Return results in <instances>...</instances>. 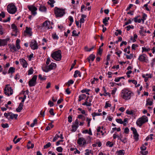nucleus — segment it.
Masks as SVG:
<instances>
[{
	"instance_id": "obj_1",
	"label": "nucleus",
	"mask_w": 155,
	"mask_h": 155,
	"mask_svg": "<svg viewBox=\"0 0 155 155\" xmlns=\"http://www.w3.org/2000/svg\"><path fill=\"white\" fill-rule=\"evenodd\" d=\"M61 53L60 50H58L57 51L53 52L51 54V57L54 60L59 61L61 59Z\"/></svg>"
},
{
	"instance_id": "obj_2",
	"label": "nucleus",
	"mask_w": 155,
	"mask_h": 155,
	"mask_svg": "<svg viewBox=\"0 0 155 155\" xmlns=\"http://www.w3.org/2000/svg\"><path fill=\"white\" fill-rule=\"evenodd\" d=\"M54 14L56 18L61 17L65 14V9L55 7L54 9Z\"/></svg>"
},
{
	"instance_id": "obj_3",
	"label": "nucleus",
	"mask_w": 155,
	"mask_h": 155,
	"mask_svg": "<svg viewBox=\"0 0 155 155\" xmlns=\"http://www.w3.org/2000/svg\"><path fill=\"white\" fill-rule=\"evenodd\" d=\"M132 93L130 91L124 89L122 91L121 96L123 99L125 100H128L130 98Z\"/></svg>"
},
{
	"instance_id": "obj_4",
	"label": "nucleus",
	"mask_w": 155,
	"mask_h": 155,
	"mask_svg": "<svg viewBox=\"0 0 155 155\" xmlns=\"http://www.w3.org/2000/svg\"><path fill=\"white\" fill-rule=\"evenodd\" d=\"M8 12L10 14H14L17 11V8L13 4H9L7 7Z\"/></svg>"
},
{
	"instance_id": "obj_5",
	"label": "nucleus",
	"mask_w": 155,
	"mask_h": 155,
	"mask_svg": "<svg viewBox=\"0 0 155 155\" xmlns=\"http://www.w3.org/2000/svg\"><path fill=\"white\" fill-rule=\"evenodd\" d=\"M148 121V119L147 117L146 116H143L137 120L136 124L140 127H141L143 124L147 122Z\"/></svg>"
},
{
	"instance_id": "obj_6",
	"label": "nucleus",
	"mask_w": 155,
	"mask_h": 155,
	"mask_svg": "<svg viewBox=\"0 0 155 155\" xmlns=\"http://www.w3.org/2000/svg\"><path fill=\"white\" fill-rule=\"evenodd\" d=\"M4 115L8 120L10 119H13L14 118L17 119L18 116V114H13L11 112L5 113L4 114Z\"/></svg>"
},
{
	"instance_id": "obj_7",
	"label": "nucleus",
	"mask_w": 155,
	"mask_h": 155,
	"mask_svg": "<svg viewBox=\"0 0 155 155\" xmlns=\"http://www.w3.org/2000/svg\"><path fill=\"white\" fill-rule=\"evenodd\" d=\"M117 133L113 134V137L114 139H115L116 137L118 138V139H119L123 143H125L127 142L126 137H125L124 139H122V134L121 133L120 134V136H118L116 134Z\"/></svg>"
},
{
	"instance_id": "obj_8",
	"label": "nucleus",
	"mask_w": 155,
	"mask_h": 155,
	"mask_svg": "<svg viewBox=\"0 0 155 155\" xmlns=\"http://www.w3.org/2000/svg\"><path fill=\"white\" fill-rule=\"evenodd\" d=\"M37 77V75H35L29 81H28V84L30 87L34 86L36 84Z\"/></svg>"
},
{
	"instance_id": "obj_9",
	"label": "nucleus",
	"mask_w": 155,
	"mask_h": 155,
	"mask_svg": "<svg viewBox=\"0 0 155 155\" xmlns=\"http://www.w3.org/2000/svg\"><path fill=\"white\" fill-rule=\"evenodd\" d=\"M31 48L33 50L37 49L38 48V43L35 40H32L30 45Z\"/></svg>"
},
{
	"instance_id": "obj_10",
	"label": "nucleus",
	"mask_w": 155,
	"mask_h": 155,
	"mask_svg": "<svg viewBox=\"0 0 155 155\" xmlns=\"http://www.w3.org/2000/svg\"><path fill=\"white\" fill-rule=\"evenodd\" d=\"M77 143L80 145H85L86 144V141L83 137H80L77 140Z\"/></svg>"
},
{
	"instance_id": "obj_11",
	"label": "nucleus",
	"mask_w": 155,
	"mask_h": 155,
	"mask_svg": "<svg viewBox=\"0 0 155 155\" xmlns=\"http://www.w3.org/2000/svg\"><path fill=\"white\" fill-rule=\"evenodd\" d=\"M138 59L141 62H144L147 63L148 61V60L145 57L141 55L139 56Z\"/></svg>"
},
{
	"instance_id": "obj_12",
	"label": "nucleus",
	"mask_w": 155,
	"mask_h": 155,
	"mask_svg": "<svg viewBox=\"0 0 155 155\" xmlns=\"http://www.w3.org/2000/svg\"><path fill=\"white\" fill-rule=\"evenodd\" d=\"M20 62L21 65H22L23 67L26 68L27 66L28 63L26 61L23 59H20Z\"/></svg>"
},
{
	"instance_id": "obj_13",
	"label": "nucleus",
	"mask_w": 155,
	"mask_h": 155,
	"mask_svg": "<svg viewBox=\"0 0 155 155\" xmlns=\"http://www.w3.org/2000/svg\"><path fill=\"white\" fill-rule=\"evenodd\" d=\"M8 86H10V84H6L5 85V88L4 89V93L5 95H7L8 96H9V94L8 93V91H9L10 90V87H8Z\"/></svg>"
},
{
	"instance_id": "obj_14",
	"label": "nucleus",
	"mask_w": 155,
	"mask_h": 155,
	"mask_svg": "<svg viewBox=\"0 0 155 155\" xmlns=\"http://www.w3.org/2000/svg\"><path fill=\"white\" fill-rule=\"evenodd\" d=\"M25 32L29 35V36H31L32 35V32L31 31V29L30 28H28V27H26L25 30Z\"/></svg>"
},
{
	"instance_id": "obj_15",
	"label": "nucleus",
	"mask_w": 155,
	"mask_h": 155,
	"mask_svg": "<svg viewBox=\"0 0 155 155\" xmlns=\"http://www.w3.org/2000/svg\"><path fill=\"white\" fill-rule=\"evenodd\" d=\"M8 46L10 48L11 51L12 52H14L17 51L15 45H14L9 44Z\"/></svg>"
},
{
	"instance_id": "obj_16",
	"label": "nucleus",
	"mask_w": 155,
	"mask_h": 155,
	"mask_svg": "<svg viewBox=\"0 0 155 155\" xmlns=\"http://www.w3.org/2000/svg\"><path fill=\"white\" fill-rule=\"evenodd\" d=\"M23 104L22 103H20L19 106L18 108L16 109V111L17 112H20L23 109Z\"/></svg>"
},
{
	"instance_id": "obj_17",
	"label": "nucleus",
	"mask_w": 155,
	"mask_h": 155,
	"mask_svg": "<svg viewBox=\"0 0 155 155\" xmlns=\"http://www.w3.org/2000/svg\"><path fill=\"white\" fill-rule=\"evenodd\" d=\"M28 7L29 10L31 11H36L37 10V8L32 6H28Z\"/></svg>"
},
{
	"instance_id": "obj_18",
	"label": "nucleus",
	"mask_w": 155,
	"mask_h": 155,
	"mask_svg": "<svg viewBox=\"0 0 155 155\" xmlns=\"http://www.w3.org/2000/svg\"><path fill=\"white\" fill-rule=\"evenodd\" d=\"M34 144L33 143H32L31 142L29 141L28 143V144L27 145V148L28 149L30 148H32L34 147Z\"/></svg>"
},
{
	"instance_id": "obj_19",
	"label": "nucleus",
	"mask_w": 155,
	"mask_h": 155,
	"mask_svg": "<svg viewBox=\"0 0 155 155\" xmlns=\"http://www.w3.org/2000/svg\"><path fill=\"white\" fill-rule=\"evenodd\" d=\"M86 96L85 94H82L79 96L78 101H80L81 100L86 98Z\"/></svg>"
},
{
	"instance_id": "obj_20",
	"label": "nucleus",
	"mask_w": 155,
	"mask_h": 155,
	"mask_svg": "<svg viewBox=\"0 0 155 155\" xmlns=\"http://www.w3.org/2000/svg\"><path fill=\"white\" fill-rule=\"evenodd\" d=\"M71 127L72 129L71 131L72 132H75L77 130V128L78 127V125L73 124L72 125Z\"/></svg>"
},
{
	"instance_id": "obj_21",
	"label": "nucleus",
	"mask_w": 155,
	"mask_h": 155,
	"mask_svg": "<svg viewBox=\"0 0 155 155\" xmlns=\"http://www.w3.org/2000/svg\"><path fill=\"white\" fill-rule=\"evenodd\" d=\"M78 75L79 77H80L81 76V73L78 70H76L74 72V78L77 77H78Z\"/></svg>"
},
{
	"instance_id": "obj_22",
	"label": "nucleus",
	"mask_w": 155,
	"mask_h": 155,
	"mask_svg": "<svg viewBox=\"0 0 155 155\" xmlns=\"http://www.w3.org/2000/svg\"><path fill=\"white\" fill-rule=\"evenodd\" d=\"M15 68L13 67H11L9 68L8 71V73H11L12 74L13 73L15 72Z\"/></svg>"
},
{
	"instance_id": "obj_23",
	"label": "nucleus",
	"mask_w": 155,
	"mask_h": 155,
	"mask_svg": "<svg viewBox=\"0 0 155 155\" xmlns=\"http://www.w3.org/2000/svg\"><path fill=\"white\" fill-rule=\"evenodd\" d=\"M56 64L55 63H51L48 66V67L49 68V70H50L52 69H53V67L54 66H56Z\"/></svg>"
},
{
	"instance_id": "obj_24",
	"label": "nucleus",
	"mask_w": 155,
	"mask_h": 155,
	"mask_svg": "<svg viewBox=\"0 0 155 155\" xmlns=\"http://www.w3.org/2000/svg\"><path fill=\"white\" fill-rule=\"evenodd\" d=\"M139 135L137 133H136L134 134V138L135 140L136 141H138L139 139Z\"/></svg>"
},
{
	"instance_id": "obj_25",
	"label": "nucleus",
	"mask_w": 155,
	"mask_h": 155,
	"mask_svg": "<svg viewBox=\"0 0 155 155\" xmlns=\"http://www.w3.org/2000/svg\"><path fill=\"white\" fill-rule=\"evenodd\" d=\"M49 1L51 2H48V4L50 5L51 7H53L54 6L53 4L55 2V1L54 0H49Z\"/></svg>"
},
{
	"instance_id": "obj_26",
	"label": "nucleus",
	"mask_w": 155,
	"mask_h": 155,
	"mask_svg": "<svg viewBox=\"0 0 155 155\" xmlns=\"http://www.w3.org/2000/svg\"><path fill=\"white\" fill-rule=\"evenodd\" d=\"M118 155H124V150H120L117 151Z\"/></svg>"
},
{
	"instance_id": "obj_27",
	"label": "nucleus",
	"mask_w": 155,
	"mask_h": 155,
	"mask_svg": "<svg viewBox=\"0 0 155 155\" xmlns=\"http://www.w3.org/2000/svg\"><path fill=\"white\" fill-rule=\"evenodd\" d=\"M46 8L44 6H41L39 8V10L41 11L45 12L46 10Z\"/></svg>"
},
{
	"instance_id": "obj_28",
	"label": "nucleus",
	"mask_w": 155,
	"mask_h": 155,
	"mask_svg": "<svg viewBox=\"0 0 155 155\" xmlns=\"http://www.w3.org/2000/svg\"><path fill=\"white\" fill-rule=\"evenodd\" d=\"M11 27L12 28V29H14V31H16V33L18 30V28L17 26L13 24L12 25Z\"/></svg>"
},
{
	"instance_id": "obj_29",
	"label": "nucleus",
	"mask_w": 155,
	"mask_h": 155,
	"mask_svg": "<svg viewBox=\"0 0 155 155\" xmlns=\"http://www.w3.org/2000/svg\"><path fill=\"white\" fill-rule=\"evenodd\" d=\"M147 17V15L145 13H143L142 17V21L143 23H144V20L146 19L145 18Z\"/></svg>"
},
{
	"instance_id": "obj_30",
	"label": "nucleus",
	"mask_w": 155,
	"mask_h": 155,
	"mask_svg": "<svg viewBox=\"0 0 155 155\" xmlns=\"http://www.w3.org/2000/svg\"><path fill=\"white\" fill-rule=\"evenodd\" d=\"M49 24L50 23L49 22H48L47 21H46L43 23V25L44 26L47 27L48 28H49Z\"/></svg>"
},
{
	"instance_id": "obj_31",
	"label": "nucleus",
	"mask_w": 155,
	"mask_h": 155,
	"mask_svg": "<svg viewBox=\"0 0 155 155\" xmlns=\"http://www.w3.org/2000/svg\"><path fill=\"white\" fill-rule=\"evenodd\" d=\"M124 55H125L126 56V58L127 59H131L133 57V54H130L129 55L126 54H124Z\"/></svg>"
},
{
	"instance_id": "obj_32",
	"label": "nucleus",
	"mask_w": 155,
	"mask_h": 155,
	"mask_svg": "<svg viewBox=\"0 0 155 155\" xmlns=\"http://www.w3.org/2000/svg\"><path fill=\"white\" fill-rule=\"evenodd\" d=\"M33 69L32 68H31L28 71V75H29L33 73Z\"/></svg>"
},
{
	"instance_id": "obj_33",
	"label": "nucleus",
	"mask_w": 155,
	"mask_h": 155,
	"mask_svg": "<svg viewBox=\"0 0 155 155\" xmlns=\"http://www.w3.org/2000/svg\"><path fill=\"white\" fill-rule=\"evenodd\" d=\"M5 41L3 39H0V46H5Z\"/></svg>"
},
{
	"instance_id": "obj_34",
	"label": "nucleus",
	"mask_w": 155,
	"mask_h": 155,
	"mask_svg": "<svg viewBox=\"0 0 155 155\" xmlns=\"http://www.w3.org/2000/svg\"><path fill=\"white\" fill-rule=\"evenodd\" d=\"M103 89H104L103 90L104 91V93L105 94H104V95L105 96H106L107 95H108L109 97H110V93H109L107 92H106V91L104 87H103Z\"/></svg>"
},
{
	"instance_id": "obj_35",
	"label": "nucleus",
	"mask_w": 155,
	"mask_h": 155,
	"mask_svg": "<svg viewBox=\"0 0 155 155\" xmlns=\"http://www.w3.org/2000/svg\"><path fill=\"white\" fill-rule=\"evenodd\" d=\"M95 56L93 54H91L90 55L89 57V58L92 61H94L95 58Z\"/></svg>"
},
{
	"instance_id": "obj_36",
	"label": "nucleus",
	"mask_w": 155,
	"mask_h": 155,
	"mask_svg": "<svg viewBox=\"0 0 155 155\" xmlns=\"http://www.w3.org/2000/svg\"><path fill=\"white\" fill-rule=\"evenodd\" d=\"M94 46H92L91 48H88V47L87 46L85 47L84 48L85 50L87 51H91V50L94 49Z\"/></svg>"
},
{
	"instance_id": "obj_37",
	"label": "nucleus",
	"mask_w": 155,
	"mask_h": 155,
	"mask_svg": "<svg viewBox=\"0 0 155 155\" xmlns=\"http://www.w3.org/2000/svg\"><path fill=\"white\" fill-rule=\"evenodd\" d=\"M51 144L50 142H48L46 145L44 146V149L47 148L51 146Z\"/></svg>"
},
{
	"instance_id": "obj_38",
	"label": "nucleus",
	"mask_w": 155,
	"mask_h": 155,
	"mask_svg": "<svg viewBox=\"0 0 155 155\" xmlns=\"http://www.w3.org/2000/svg\"><path fill=\"white\" fill-rule=\"evenodd\" d=\"M92 115L93 117H94L96 116H100L102 114L101 113H97L95 112H94L92 114Z\"/></svg>"
},
{
	"instance_id": "obj_39",
	"label": "nucleus",
	"mask_w": 155,
	"mask_h": 155,
	"mask_svg": "<svg viewBox=\"0 0 155 155\" xmlns=\"http://www.w3.org/2000/svg\"><path fill=\"white\" fill-rule=\"evenodd\" d=\"M106 146H109L110 147H112L114 145V144L113 143H111L109 141L107 142L106 143Z\"/></svg>"
},
{
	"instance_id": "obj_40",
	"label": "nucleus",
	"mask_w": 155,
	"mask_h": 155,
	"mask_svg": "<svg viewBox=\"0 0 155 155\" xmlns=\"http://www.w3.org/2000/svg\"><path fill=\"white\" fill-rule=\"evenodd\" d=\"M76 63V60H74V63L72 64L71 68L70 69V71H71L74 68V66L75 65Z\"/></svg>"
},
{
	"instance_id": "obj_41",
	"label": "nucleus",
	"mask_w": 155,
	"mask_h": 155,
	"mask_svg": "<svg viewBox=\"0 0 155 155\" xmlns=\"http://www.w3.org/2000/svg\"><path fill=\"white\" fill-rule=\"evenodd\" d=\"M63 150L62 148L61 147H59L56 148V150L59 152H62Z\"/></svg>"
},
{
	"instance_id": "obj_42",
	"label": "nucleus",
	"mask_w": 155,
	"mask_h": 155,
	"mask_svg": "<svg viewBox=\"0 0 155 155\" xmlns=\"http://www.w3.org/2000/svg\"><path fill=\"white\" fill-rule=\"evenodd\" d=\"M52 37L53 39L58 40V37L56 33H54L52 34Z\"/></svg>"
},
{
	"instance_id": "obj_43",
	"label": "nucleus",
	"mask_w": 155,
	"mask_h": 155,
	"mask_svg": "<svg viewBox=\"0 0 155 155\" xmlns=\"http://www.w3.org/2000/svg\"><path fill=\"white\" fill-rule=\"evenodd\" d=\"M38 78L41 81H43L46 79V78L45 77H42V75L40 74L38 75Z\"/></svg>"
},
{
	"instance_id": "obj_44",
	"label": "nucleus",
	"mask_w": 155,
	"mask_h": 155,
	"mask_svg": "<svg viewBox=\"0 0 155 155\" xmlns=\"http://www.w3.org/2000/svg\"><path fill=\"white\" fill-rule=\"evenodd\" d=\"M148 153V152L147 151H144L141 150L140 152V153L142 155H147Z\"/></svg>"
},
{
	"instance_id": "obj_45",
	"label": "nucleus",
	"mask_w": 155,
	"mask_h": 155,
	"mask_svg": "<svg viewBox=\"0 0 155 155\" xmlns=\"http://www.w3.org/2000/svg\"><path fill=\"white\" fill-rule=\"evenodd\" d=\"M116 120V122L118 123H120V124H123L124 122L123 121H122V120L121 119H117Z\"/></svg>"
},
{
	"instance_id": "obj_46",
	"label": "nucleus",
	"mask_w": 155,
	"mask_h": 155,
	"mask_svg": "<svg viewBox=\"0 0 155 155\" xmlns=\"http://www.w3.org/2000/svg\"><path fill=\"white\" fill-rule=\"evenodd\" d=\"M68 121L69 123H71L72 121V115H70L68 117Z\"/></svg>"
},
{
	"instance_id": "obj_47",
	"label": "nucleus",
	"mask_w": 155,
	"mask_h": 155,
	"mask_svg": "<svg viewBox=\"0 0 155 155\" xmlns=\"http://www.w3.org/2000/svg\"><path fill=\"white\" fill-rule=\"evenodd\" d=\"M1 126L4 128H8L9 127L8 124L7 123L5 124H1Z\"/></svg>"
},
{
	"instance_id": "obj_48",
	"label": "nucleus",
	"mask_w": 155,
	"mask_h": 155,
	"mask_svg": "<svg viewBox=\"0 0 155 155\" xmlns=\"http://www.w3.org/2000/svg\"><path fill=\"white\" fill-rule=\"evenodd\" d=\"M76 32V31L75 30H73L72 32V36H78V34H77Z\"/></svg>"
},
{
	"instance_id": "obj_49",
	"label": "nucleus",
	"mask_w": 155,
	"mask_h": 155,
	"mask_svg": "<svg viewBox=\"0 0 155 155\" xmlns=\"http://www.w3.org/2000/svg\"><path fill=\"white\" fill-rule=\"evenodd\" d=\"M108 21L107 19V17H105L103 19V23L104 24L105 26H106L107 23Z\"/></svg>"
},
{
	"instance_id": "obj_50",
	"label": "nucleus",
	"mask_w": 155,
	"mask_h": 155,
	"mask_svg": "<svg viewBox=\"0 0 155 155\" xmlns=\"http://www.w3.org/2000/svg\"><path fill=\"white\" fill-rule=\"evenodd\" d=\"M91 120V118H89L88 117L87 118L86 121L87 122V126L88 127H89L90 126V123Z\"/></svg>"
},
{
	"instance_id": "obj_51",
	"label": "nucleus",
	"mask_w": 155,
	"mask_h": 155,
	"mask_svg": "<svg viewBox=\"0 0 155 155\" xmlns=\"http://www.w3.org/2000/svg\"><path fill=\"white\" fill-rule=\"evenodd\" d=\"M140 30L139 31V33L141 35H142V36H143V32H144L145 31H144L143 27H142L140 28Z\"/></svg>"
},
{
	"instance_id": "obj_52",
	"label": "nucleus",
	"mask_w": 155,
	"mask_h": 155,
	"mask_svg": "<svg viewBox=\"0 0 155 155\" xmlns=\"http://www.w3.org/2000/svg\"><path fill=\"white\" fill-rule=\"evenodd\" d=\"M140 149L142 151H144L147 149V147L143 144L142 146L140 147Z\"/></svg>"
},
{
	"instance_id": "obj_53",
	"label": "nucleus",
	"mask_w": 155,
	"mask_h": 155,
	"mask_svg": "<svg viewBox=\"0 0 155 155\" xmlns=\"http://www.w3.org/2000/svg\"><path fill=\"white\" fill-rule=\"evenodd\" d=\"M138 45L137 44H133L132 46V49L134 50H135V48L138 47Z\"/></svg>"
},
{
	"instance_id": "obj_54",
	"label": "nucleus",
	"mask_w": 155,
	"mask_h": 155,
	"mask_svg": "<svg viewBox=\"0 0 155 155\" xmlns=\"http://www.w3.org/2000/svg\"><path fill=\"white\" fill-rule=\"evenodd\" d=\"M128 82H132L133 84H134L135 85H136L137 84V82L135 80H128Z\"/></svg>"
},
{
	"instance_id": "obj_55",
	"label": "nucleus",
	"mask_w": 155,
	"mask_h": 155,
	"mask_svg": "<svg viewBox=\"0 0 155 155\" xmlns=\"http://www.w3.org/2000/svg\"><path fill=\"white\" fill-rule=\"evenodd\" d=\"M103 51L102 49H101V48H100V47H99V48L98 50V51L97 52V53L99 54L100 55H101Z\"/></svg>"
},
{
	"instance_id": "obj_56",
	"label": "nucleus",
	"mask_w": 155,
	"mask_h": 155,
	"mask_svg": "<svg viewBox=\"0 0 155 155\" xmlns=\"http://www.w3.org/2000/svg\"><path fill=\"white\" fill-rule=\"evenodd\" d=\"M111 106V105L110 104L106 102L104 106V108H107L108 107H110Z\"/></svg>"
},
{
	"instance_id": "obj_57",
	"label": "nucleus",
	"mask_w": 155,
	"mask_h": 155,
	"mask_svg": "<svg viewBox=\"0 0 155 155\" xmlns=\"http://www.w3.org/2000/svg\"><path fill=\"white\" fill-rule=\"evenodd\" d=\"M131 22L132 21H131L130 19H129L125 23L124 25L123 26L124 27L125 25H127L131 23Z\"/></svg>"
},
{
	"instance_id": "obj_58",
	"label": "nucleus",
	"mask_w": 155,
	"mask_h": 155,
	"mask_svg": "<svg viewBox=\"0 0 155 155\" xmlns=\"http://www.w3.org/2000/svg\"><path fill=\"white\" fill-rule=\"evenodd\" d=\"M142 52H143L144 51H146V52L150 50V48L147 49L146 48H144V47H142Z\"/></svg>"
},
{
	"instance_id": "obj_59",
	"label": "nucleus",
	"mask_w": 155,
	"mask_h": 155,
	"mask_svg": "<svg viewBox=\"0 0 155 155\" xmlns=\"http://www.w3.org/2000/svg\"><path fill=\"white\" fill-rule=\"evenodd\" d=\"M126 113L130 115H132L133 114V110H131V111H129L128 110H127L126 111Z\"/></svg>"
},
{
	"instance_id": "obj_60",
	"label": "nucleus",
	"mask_w": 155,
	"mask_h": 155,
	"mask_svg": "<svg viewBox=\"0 0 155 155\" xmlns=\"http://www.w3.org/2000/svg\"><path fill=\"white\" fill-rule=\"evenodd\" d=\"M50 70H49V68H48V66H46L45 68V69H43V71L46 72H47Z\"/></svg>"
},
{
	"instance_id": "obj_61",
	"label": "nucleus",
	"mask_w": 155,
	"mask_h": 155,
	"mask_svg": "<svg viewBox=\"0 0 155 155\" xmlns=\"http://www.w3.org/2000/svg\"><path fill=\"white\" fill-rule=\"evenodd\" d=\"M53 110H54L53 109L51 108L49 111V113H50L51 115L52 116H54V112H53Z\"/></svg>"
},
{
	"instance_id": "obj_62",
	"label": "nucleus",
	"mask_w": 155,
	"mask_h": 155,
	"mask_svg": "<svg viewBox=\"0 0 155 155\" xmlns=\"http://www.w3.org/2000/svg\"><path fill=\"white\" fill-rule=\"evenodd\" d=\"M131 129L133 131V134L137 132L136 129L134 127H132Z\"/></svg>"
},
{
	"instance_id": "obj_63",
	"label": "nucleus",
	"mask_w": 155,
	"mask_h": 155,
	"mask_svg": "<svg viewBox=\"0 0 155 155\" xmlns=\"http://www.w3.org/2000/svg\"><path fill=\"white\" fill-rule=\"evenodd\" d=\"M121 53L122 51L120 50L118 51H117L115 52V54L118 55L119 57H120V54Z\"/></svg>"
},
{
	"instance_id": "obj_64",
	"label": "nucleus",
	"mask_w": 155,
	"mask_h": 155,
	"mask_svg": "<svg viewBox=\"0 0 155 155\" xmlns=\"http://www.w3.org/2000/svg\"><path fill=\"white\" fill-rule=\"evenodd\" d=\"M129 130L128 127H126L124 129V132L127 134H128L129 133Z\"/></svg>"
}]
</instances>
